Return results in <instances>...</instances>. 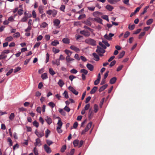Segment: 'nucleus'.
<instances>
[{
    "mask_svg": "<svg viewBox=\"0 0 155 155\" xmlns=\"http://www.w3.org/2000/svg\"><path fill=\"white\" fill-rule=\"evenodd\" d=\"M105 50L103 48L97 46V49L96 50V52L101 56H103V54L105 53Z\"/></svg>",
    "mask_w": 155,
    "mask_h": 155,
    "instance_id": "obj_1",
    "label": "nucleus"
},
{
    "mask_svg": "<svg viewBox=\"0 0 155 155\" xmlns=\"http://www.w3.org/2000/svg\"><path fill=\"white\" fill-rule=\"evenodd\" d=\"M85 42L89 45H95L96 44V42L95 40L91 38H89L85 40Z\"/></svg>",
    "mask_w": 155,
    "mask_h": 155,
    "instance_id": "obj_2",
    "label": "nucleus"
},
{
    "mask_svg": "<svg viewBox=\"0 0 155 155\" xmlns=\"http://www.w3.org/2000/svg\"><path fill=\"white\" fill-rule=\"evenodd\" d=\"M35 134L38 137H41L44 135V132L42 130L40 131H38L37 130L35 131Z\"/></svg>",
    "mask_w": 155,
    "mask_h": 155,
    "instance_id": "obj_3",
    "label": "nucleus"
},
{
    "mask_svg": "<svg viewBox=\"0 0 155 155\" xmlns=\"http://www.w3.org/2000/svg\"><path fill=\"white\" fill-rule=\"evenodd\" d=\"M65 60L66 61V64L67 65H68L71 63V61L74 60V59L71 58L69 56H67L65 58Z\"/></svg>",
    "mask_w": 155,
    "mask_h": 155,
    "instance_id": "obj_4",
    "label": "nucleus"
},
{
    "mask_svg": "<svg viewBox=\"0 0 155 155\" xmlns=\"http://www.w3.org/2000/svg\"><path fill=\"white\" fill-rule=\"evenodd\" d=\"M41 145V143L40 139L38 138H37L35 140V142L34 143V145L35 147H36L37 146L39 147Z\"/></svg>",
    "mask_w": 155,
    "mask_h": 155,
    "instance_id": "obj_5",
    "label": "nucleus"
},
{
    "mask_svg": "<svg viewBox=\"0 0 155 155\" xmlns=\"http://www.w3.org/2000/svg\"><path fill=\"white\" fill-rule=\"evenodd\" d=\"M81 34L85 36L88 37L90 35V32L86 31L85 30H84L81 31H80Z\"/></svg>",
    "mask_w": 155,
    "mask_h": 155,
    "instance_id": "obj_6",
    "label": "nucleus"
},
{
    "mask_svg": "<svg viewBox=\"0 0 155 155\" xmlns=\"http://www.w3.org/2000/svg\"><path fill=\"white\" fill-rule=\"evenodd\" d=\"M114 35V34L110 33L108 35L107 34L105 35L104 36V37L106 39L109 40H110L112 39V37Z\"/></svg>",
    "mask_w": 155,
    "mask_h": 155,
    "instance_id": "obj_7",
    "label": "nucleus"
},
{
    "mask_svg": "<svg viewBox=\"0 0 155 155\" xmlns=\"http://www.w3.org/2000/svg\"><path fill=\"white\" fill-rule=\"evenodd\" d=\"M70 48L76 52H78L80 51V50L79 48L74 45H71L70 47Z\"/></svg>",
    "mask_w": 155,
    "mask_h": 155,
    "instance_id": "obj_8",
    "label": "nucleus"
},
{
    "mask_svg": "<svg viewBox=\"0 0 155 155\" xmlns=\"http://www.w3.org/2000/svg\"><path fill=\"white\" fill-rule=\"evenodd\" d=\"M44 148L47 153H50L51 152V150H50V148L46 144L44 145Z\"/></svg>",
    "mask_w": 155,
    "mask_h": 155,
    "instance_id": "obj_9",
    "label": "nucleus"
},
{
    "mask_svg": "<svg viewBox=\"0 0 155 155\" xmlns=\"http://www.w3.org/2000/svg\"><path fill=\"white\" fill-rule=\"evenodd\" d=\"M45 120L46 121L48 124H51L52 122V121L51 118L50 117H48L47 116L45 118Z\"/></svg>",
    "mask_w": 155,
    "mask_h": 155,
    "instance_id": "obj_10",
    "label": "nucleus"
},
{
    "mask_svg": "<svg viewBox=\"0 0 155 155\" xmlns=\"http://www.w3.org/2000/svg\"><path fill=\"white\" fill-rule=\"evenodd\" d=\"M52 62L53 65L59 66L60 64V60L58 59H56L54 61H52Z\"/></svg>",
    "mask_w": 155,
    "mask_h": 155,
    "instance_id": "obj_11",
    "label": "nucleus"
},
{
    "mask_svg": "<svg viewBox=\"0 0 155 155\" xmlns=\"http://www.w3.org/2000/svg\"><path fill=\"white\" fill-rule=\"evenodd\" d=\"M57 118L59 119L58 122L57 123V124L58 125V127H61L62 126L63 123L61 121V118L58 117H57Z\"/></svg>",
    "mask_w": 155,
    "mask_h": 155,
    "instance_id": "obj_12",
    "label": "nucleus"
},
{
    "mask_svg": "<svg viewBox=\"0 0 155 155\" xmlns=\"http://www.w3.org/2000/svg\"><path fill=\"white\" fill-rule=\"evenodd\" d=\"M53 22L55 26H58L60 24V21L58 19H55L53 21Z\"/></svg>",
    "mask_w": 155,
    "mask_h": 155,
    "instance_id": "obj_13",
    "label": "nucleus"
},
{
    "mask_svg": "<svg viewBox=\"0 0 155 155\" xmlns=\"http://www.w3.org/2000/svg\"><path fill=\"white\" fill-rule=\"evenodd\" d=\"M86 66L88 68L90 71H92L93 70L94 66H93L90 64H87Z\"/></svg>",
    "mask_w": 155,
    "mask_h": 155,
    "instance_id": "obj_14",
    "label": "nucleus"
},
{
    "mask_svg": "<svg viewBox=\"0 0 155 155\" xmlns=\"http://www.w3.org/2000/svg\"><path fill=\"white\" fill-rule=\"evenodd\" d=\"M92 124V123L91 122H90L87 124V125L86 126L85 128V131H87L91 127Z\"/></svg>",
    "mask_w": 155,
    "mask_h": 155,
    "instance_id": "obj_15",
    "label": "nucleus"
},
{
    "mask_svg": "<svg viewBox=\"0 0 155 155\" xmlns=\"http://www.w3.org/2000/svg\"><path fill=\"white\" fill-rule=\"evenodd\" d=\"M62 41L65 44H69L70 43V40L67 38H64L62 39Z\"/></svg>",
    "mask_w": 155,
    "mask_h": 155,
    "instance_id": "obj_16",
    "label": "nucleus"
},
{
    "mask_svg": "<svg viewBox=\"0 0 155 155\" xmlns=\"http://www.w3.org/2000/svg\"><path fill=\"white\" fill-rule=\"evenodd\" d=\"M59 44V42L57 40H55L54 41H53L51 42V45L54 46H56Z\"/></svg>",
    "mask_w": 155,
    "mask_h": 155,
    "instance_id": "obj_17",
    "label": "nucleus"
},
{
    "mask_svg": "<svg viewBox=\"0 0 155 155\" xmlns=\"http://www.w3.org/2000/svg\"><path fill=\"white\" fill-rule=\"evenodd\" d=\"M107 84H105L102 86H101L100 89H99V92H101L104 91L105 89L107 87Z\"/></svg>",
    "mask_w": 155,
    "mask_h": 155,
    "instance_id": "obj_18",
    "label": "nucleus"
},
{
    "mask_svg": "<svg viewBox=\"0 0 155 155\" xmlns=\"http://www.w3.org/2000/svg\"><path fill=\"white\" fill-rule=\"evenodd\" d=\"M28 18L26 16H24L23 17H22L21 20L19 22H26Z\"/></svg>",
    "mask_w": 155,
    "mask_h": 155,
    "instance_id": "obj_19",
    "label": "nucleus"
},
{
    "mask_svg": "<svg viewBox=\"0 0 155 155\" xmlns=\"http://www.w3.org/2000/svg\"><path fill=\"white\" fill-rule=\"evenodd\" d=\"M58 84L60 87H62L64 84V83L62 80L60 79L58 82Z\"/></svg>",
    "mask_w": 155,
    "mask_h": 155,
    "instance_id": "obj_20",
    "label": "nucleus"
},
{
    "mask_svg": "<svg viewBox=\"0 0 155 155\" xmlns=\"http://www.w3.org/2000/svg\"><path fill=\"white\" fill-rule=\"evenodd\" d=\"M15 117V115L14 113H11L9 117V120L11 121L13 120L14 119Z\"/></svg>",
    "mask_w": 155,
    "mask_h": 155,
    "instance_id": "obj_21",
    "label": "nucleus"
},
{
    "mask_svg": "<svg viewBox=\"0 0 155 155\" xmlns=\"http://www.w3.org/2000/svg\"><path fill=\"white\" fill-rule=\"evenodd\" d=\"M94 57V60L96 61H98L99 60V58L98 56L95 53H93V54Z\"/></svg>",
    "mask_w": 155,
    "mask_h": 155,
    "instance_id": "obj_22",
    "label": "nucleus"
},
{
    "mask_svg": "<svg viewBox=\"0 0 155 155\" xmlns=\"http://www.w3.org/2000/svg\"><path fill=\"white\" fill-rule=\"evenodd\" d=\"M116 78L115 77L112 78L110 80V83L111 84H114L116 82Z\"/></svg>",
    "mask_w": 155,
    "mask_h": 155,
    "instance_id": "obj_23",
    "label": "nucleus"
},
{
    "mask_svg": "<svg viewBox=\"0 0 155 155\" xmlns=\"http://www.w3.org/2000/svg\"><path fill=\"white\" fill-rule=\"evenodd\" d=\"M64 52L66 54H67V56H69L70 57L71 56V54L72 53L71 51H70L67 49L65 50Z\"/></svg>",
    "mask_w": 155,
    "mask_h": 155,
    "instance_id": "obj_24",
    "label": "nucleus"
},
{
    "mask_svg": "<svg viewBox=\"0 0 155 155\" xmlns=\"http://www.w3.org/2000/svg\"><path fill=\"white\" fill-rule=\"evenodd\" d=\"M106 8L107 9V10L110 11H112L114 8L113 6L110 5H107L106 7Z\"/></svg>",
    "mask_w": 155,
    "mask_h": 155,
    "instance_id": "obj_25",
    "label": "nucleus"
},
{
    "mask_svg": "<svg viewBox=\"0 0 155 155\" xmlns=\"http://www.w3.org/2000/svg\"><path fill=\"white\" fill-rule=\"evenodd\" d=\"M49 72L52 75H53L55 74V73L53 70L51 68H49Z\"/></svg>",
    "mask_w": 155,
    "mask_h": 155,
    "instance_id": "obj_26",
    "label": "nucleus"
},
{
    "mask_svg": "<svg viewBox=\"0 0 155 155\" xmlns=\"http://www.w3.org/2000/svg\"><path fill=\"white\" fill-rule=\"evenodd\" d=\"M97 87H94L93 89L91 90L90 91L91 94H93L97 90Z\"/></svg>",
    "mask_w": 155,
    "mask_h": 155,
    "instance_id": "obj_27",
    "label": "nucleus"
},
{
    "mask_svg": "<svg viewBox=\"0 0 155 155\" xmlns=\"http://www.w3.org/2000/svg\"><path fill=\"white\" fill-rule=\"evenodd\" d=\"M102 13L98 12H95L93 13V15L94 17H96L97 16L101 15Z\"/></svg>",
    "mask_w": 155,
    "mask_h": 155,
    "instance_id": "obj_28",
    "label": "nucleus"
},
{
    "mask_svg": "<svg viewBox=\"0 0 155 155\" xmlns=\"http://www.w3.org/2000/svg\"><path fill=\"white\" fill-rule=\"evenodd\" d=\"M7 57V55H5L2 53V52L1 54L0 55V60L5 59Z\"/></svg>",
    "mask_w": 155,
    "mask_h": 155,
    "instance_id": "obj_29",
    "label": "nucleus"
},
{
    "mask_svg": "<svg viewBox=\"0 0 155 155\" xmlns=\"http://www.w3.org/2000/svg\"><path fill=\"white\" fill-rule=\"evenodd\" d=\"M38 11L39 12L40 14H42L43 12V7L41 6H40L38 7Z\"/></svg>",
    "mask_w": 155,
    "mask_h": 155,
    "instance_id": "obj_30",
    "label": "nucleus"
},
{
    "mask_svg": "<svg viewBox=\"0 0 155 155\" xmlns=\"http://www.w3.org/2000/svg\"><path fill=\"white\" fill-rule=\"evenodd\" d=\"M13 39V38L12 36H9L6 38L5 39V41L9 42L12 41Z\"/></svg>",
    "mask_w": 155,
    "mask_h": 155,
    "instance_id": "obj_31",
    "label": "nucleus"
},
{
    "mask_svg": "<svg viewBox=\"0 0 155 155\" xmlns=\"http://www.w3.org/2000/svg\"><path fill=\"white\" fill-rule=\"evenodd\" d=\"M33 152L35 155H38V151L36 147L33 149Z\"/></svg>",
    "mask_w": 155,
    "mask_h": 155,
    "instance_id": "obj_32",
    "label": "nucleus"
},
{
    "mask_svg": "<svg viewBox=\"0 0 155 155\" xmlns=\"http://www.w3.org/2000/svg\"><path fill=\"white\" fill-rule=\"evenodd\" d=\"M66 149V146L65 145H63L61 149V152H64Z\"/></svg>",
    "mask_w": 155,
    "mask_h": 155,
    "instance_id": "obj_33",
    "label": "nucleus"
},
{
    "mask_svg": "<svg viewBox=\"0 0 155 155\" xmlns=\"http://www.w3.org/2000/svg\"><path fill=\"white\" fill-rule=\"evenodd\" d=\"M94 112L96 113L98 110V105L96 104H94Z\"/></svg>",
    "mask_w": 155,
    "mask_h": 155,
    "instance_id": "obj_34",
    "label": "nucleus"
},
{
    "mask_svg": "<svg viewBox=\"0 0 155 155\" xmlns=\"http://www.w3.org/2000/svg\"><path fill=\"white\" fill-rule=\"evenodd\" d=\"M41 78L43 79H45L48 78L47 74L46 73H45L41 76Z\"/></svg>",
    "mask_w": 155,
    "mask_h": 155,
    "instance_id": "obj_35",
    "label": "nucleus"
},
{
    "mask_svg": "<svg viewBox=\"0 0 155 155\" xmlns=\"http://www.w3.org/2000/svg\"><path fill=\"white\" fill-rule=\"evenodd\" d=\"M59 111L60 113L62 115L65 116L66 114L65 112L62 109H60L59 110Z\"/></svg>",
    "mask_w": 155,
    "mask_h": 155,
    "instance_id": "obj_36",
    "label": "nucleus"
},
{
    "mask_svg": "<svg viewBox=\"0 0 155 155\" xmlns=\"http://www.w3.org/2000/svg\"><path fill=\"white\" fill-rule=\"evenodd\" d=\"M125 54V52L124 51H122L121 53L119 54L118 56L119 58H122L123 56Z\"/></svg>",
    "mask_w": 155,
    "mask_h": 155,
    "instance_id": "obj_37",
    "label": "nucleus"
},
{
    "mask_svg": "<svg viewBox=\"0 0 155 155\" xmlns=\"http://www.w3.org/2000/svg\"><path fill=\"white\" fill-rule=\"evenodd\" d=\"M84 23L88 26H91V22L88 20H87L86 21H84Z\"/></svg>",
    "mask_w": 155,
    "mask_h": 155,
    "instance_id": "obj_38",
    "label": "nucleus"
},
{
    "mask_svg": "<svg viewBox=\"0 0 155 155\" xmlns=\"http://www.w3.org/2000/svg\"><path fill=\"white\" fill-rule=\"evenodd\" d=\"M78 143L79 140H75L73 142V144L74 147L77 146L78 145Z\"/></svg>",
    "mask_w": 155,
    "mask_h": 155,
    "instance_id": "obj_39",
    "label": "nucleus"
},
{
    "mask_svg": "<svg viewBox=\"0 0 155 155\" xmlns=\"http://www.w3.org/2000/svg\"><path fill=\"white\" fill-rule=\"evenodd\" d=\"M94 20L99 23H101L102 20L100 18H94Z\"/></svg>",
    "mask_w": 155,
    "mask_h": 155,
    "instance_id": "obj_40",
    "label": "nucleus"
},
{
    "mask_svg": "<svg viewBox=\"0 0 155 155\" xmlns=\"http://www.w3.org/2000/svg\"><path fill=\"white\" fill-rule=\"evenodd\" d=\"M48 105L52 108H53L55 105V104L52 102H50Z\"/></svg>",
    "mask_w": 155,
    "mask_h": 155,
    "instance_id": "obj_41",
    "label": "nucleus"
},
{
    "mask_svg": "<svg viewBox=\"0 0 155 155\" xmlns=\"http://www.w3.org/2000/svg\"><path fill=\"white\" fill-rule=\"evenodd\" d=\"M63 95L65 98H68V92L67 91H65L64 93L63 94Z\"/></svg>",
    "mask_w": 155,
    "mask_h": 155,
    "instance_id": "obj_42",
    "label": "nucleus"
},
{
    "mask_svg": "<svg viewBox=\"0 0 155 155\" xmlns=\"http://www.w3.org/2000/svg\"><path fill=\"white\" fill-rule=\"evenodd\" d=\"M48 25L47 23H46L45 22H44L41 24V27L43 28H45L46 27L48 26Z\"/></svg>",
    "mask_w": 155,
    "mask_h": 155,
    "instance_id": "obj_43",
    "label": "nucleus"
},
{
    "mask_svg": "<svg viewBox=\"0 0 155 155\" xmlns=\"http://www.w3.org/2000/svg\"><path fill=\"white\" fill-rule=\"evenodd\" d=\"M80 72L81 73H83V74H87L88 73L87 70L84 69L81 70Z\"/></svg>",
    "mask_w": 155,
    "mask_h": 155,
    "instance_id": "obj_44",
    "label": "nucleus"
},
{
    "mask_svg": "<svg viewBox=\"0 0 155 155\" xmlns=\"http://www.w3.org/2000/svg\"><path fill=\"white\" fill-rule=\"evenodd\" d=\"M50 133V131L48 129H47L45 131V137L46 138H47L49 134Z\"/></svg>",
    "mask_w": 155,
    "mask_h": 155,
    "instance_id": "obj_45",
    "label": "nucleus"
},
{
    "mask_svg": "<svg viewBox=\"0 0 155 155\" xmlns=\"http://www.w3.org/2000/svg\"><path fill=\"white\" fill-rule=\"evenodd\" d=\"M33 124L34 126L36 127H38L39 126L38 123V122L36 121H34L33 123Z\"/></svg>",
    "mask_w": 155,
    "mask_h": 155,
    "instance_id": "obj_46",
    "label": "nucleus"
},
{
    "mask_svg": "<svg viewBox=\"0 0 155 155\" xmlns=\"http://www.w3.org/2000/svg\"><path fill=\"white\" fill-rule=\"evenodd\" d=\"M153 21V19H150L147 21V24L148 25H149L152 23Z\"/></svg>",
    "mask_w": 155,
    "mask_h": 155,
    "instance_id": "obj_47",
    "label": "nucleus"
},
{
    "mask_svg": "<svg viewBox=\"0 0 155 155\" xmlns=\"http://www.w3.org/2000/svg\"><path fill=\"white\" fill-rule=\"evenodd\" d=\"M53 51L56 54L58 53L60 51V50L58 49H57L55 48H53L52 49Z\"/></svg>",
    "mask_w": 155,
    "mask_h": 155,
    "instance_id": "obj_48",
    "label": "nucleus"
},
{
    "mask_svg": "<svg viewBox=\"0 0 155 155\" xmlns=\"http://www.w3.org/2000/svg\"><path fill=\"white\" fill-rule=\"evenodd\" d=\"M85 14H82L81 15L79 16L78 17V20L84 18L85 17Z\"/></svg>",
    "mask_w": 155,
    "mask_h": 155,
    "instance_id": "obj_49",
    "label": "nucleus"
},
{
    "mask_svg": "<svg viewBox=\"0 0 155 155\" xmlns=\"http://www.w3.org/2000/svg\"><path fill=\"white\" fill-rule=\"evenodd\" d=\"M57 14V11L54 9H53L52 10V15L54 17H55Z\"/></svg>",
    "mask_w": 155,
    "mask_h": 155,
    "instance_id": "obj_50",
    "label": "nucleus"
},
{
    "mask_svg": "<svg viewBox=\"0 0 155 155\" xmlns=\"http://www.w3.org/2000/svg\"><path fill=\"white\" fill-rule=\"evenodd\" d=\"M8 142H9V145L10 146H12V142L10 138H8Z\"/></svg>",
    "mask_w": 155,
    "mask_h": 155,
    "instance_id": "obj_51",
    "label": "nucleus"
},
{
    "mask_svg": "<svg viewBox=\"0 0 155 155\" xmlns=\"http://www.w3.org/2000/svg\"><path fill=\"white\" fill-rule=\"evenodd\" d=\"M20 36V34L18 32H17L16 33H15L13 35V37L14 38H18V37H19Z\"/></svg>",
    "mask_w": 155,
    "mask_h": 155,
    "instance_id": "obj_52",
    "label": "nucleus"
},
{
    "mask_svg": "<svg viewBox=\"0 0 155 155\" xmlns=\"http://www.w3.org/2000/svg\"><path fill=\"white\" fill-rule=\"evenodd\" d=\"M64 109L66 111L68 112H70V108L67 106H65V107L64 108Z\"/></svg>",
    "mask_w": 155,
    "mask_h": 155,
    "instance_id": "obj_53",
    "label": "nucleus"
},
{
    "mask_svg": "<svg viewBox=\"0 0 155 155\" xmlns=\"http://www.w3.org/2000/svg\"><path fill=\"white\" fill-rule=\"evenodd\" d=\"M23 10L20 9L18 11V14L19 15H21L23 14Z\"/></svg>",
    "mask_w": 155,
    "mask_h": 155,
    "instance_id": "obj_54",
    "label": "nucleus"
},
{
    "mask_svg": "<svg viewBox=\"0 0 155 155\" xmlns=\"http://www.w3.org/2000/svg\"><path fill=\"white\" fill-rule=\"evenodd\" d=\"M130 33L128 31H126L125 33L124 37V38H127L130 35Z\"/></svg>",
    "mask_w": 155,
    "mask_h": 155,
    "instance_id": "obj_55",
    "label": "nucleus"
},
{
    "mask_svg": "<svg viewBox=\"0 0 155 155\" xmlns=\"http://www.w3.org/2000/svg\"><path fill=\"white\" fill-rule=\"evenodd\" d=\"M57 130L58 133H61L62 132V130L61 129V127H57Z\"/></svg>",
    "mask_w": 155,
    "mask_h": 155,
    "instance_id": "obj_56",
    "label": "nucleus"
},
{
    "mask_svg": "<svg viewBox=\"0 0 155 155\" xmlns=\"http://www.w3.org/2000/svg\"><path fill=\"white\" fill-rule=\"evenodd\" d=\"M46 143L49 145L50 146L53 143V142L51 140H46Z\"/></svg>",
    "mask_w": 155,
    "mask_h": 155,
    "instance_id": "obj_57",
    "label": "nucleus"
},
{
    "mask_svg": "<svg viewBox=\"0 0 155 155\" xmlns=\"http://www.w3.org/2000/svg\"><path fill=\"white\" fill-rule=\"evenodd\" d=\"M145 34V32H141L139 35V38L140 39L143 36H144Z\"/></svg>",
    "mask_w": 155,
    "mask_h": 155,
    "instance_id": "obj_58",
    "label": "nucleus"
},
{
    "mask_svg": "<svg viewBox=\"0 0 155 155\" xmlns=\"http://www.w3.org/2000/svg\"><path fill=\"white\" fill-rule=\"evenodd\" d=\"M102 43L105 45L107 47H109L110 46L109 44H108L106 41H102Z\"/></svg>",
    "mask_w": 155,
    "mask_h": 155,
    "instance_id": "obj_59",
    "label": "nucleus"
},
{
    "mask_svg": "<svg viewBox=\"0 0 155 155\" xmlns=\"http://www.w3.org/2000/svg\"><path fill=\"white\" fill-rule=\"evenodd\" d=\"M99 45L104 49H105L106 48L107 46L103 43H102V42H100L99 43Z\"/></svg>",
    "mask_w": 155,
    "mask_h": 155,
    "instance_id": "obj_60",
    "label": "nucleus"
},
{
    "mask_svg": "<svg viewBox=\"0 0 155 155\" xmlns=\"http://www.w3.org/2000/svg\"><path fill=\"white\" fill-rule=\"evenodd\" d=\"M74 58L78 61H79L80 60L79 55L78 54H76L74 55Z\"/></svg>",
    "mask_w": 155,
    "mask_h": 155,
    "instance_id": "obj_61",
    "label": "nucleus"
},
{
    "mask_svg": "<svg viewBox=\"0 0 155 155\" xmlns=\"http://www.w3.org/2000/svg\"><path fill=\"white\" fill-rule=\"evenodd\" d=\"M90 106V104H88L85 105V107H84V109L85 110H88Z\"/></svg>",
    "mask_w": 155,
    "mask_h": 155,
    "instance_id": "obj_62",
    "label": "nucleus"
},
{
    "mask_svg": "<svg viewBox=\"0 0 155 155\" xmlns=\"http://www.w3.org/2000/svg\"><path fill=\"white\" fill-rule=\"evenodd\" d=\"M32 17L33 18H35L36 17V14L35 10H33L32 12Z\"/></svg>",
    "mask_w": 155,
    "mask_h": 155,
    "instance_id": "obj_63",
    "label": "nucleus"
},
{
    "mask_svg": "<svg viewBox=\"0 0 155 155\" xmlns=\"http://www.w3.org/2000/svg\"><path fill=\"white\" fill-rule=\"evenodd\" d=\"M77 72L78 71L74 69H73L71 70V72L73 74H76Z\"/></svg>",
    "mask_w": 155,
    "mask_h": 155,
    "instance_id": "obj_64",
    "label": "nucleus"
}]
</instances>
